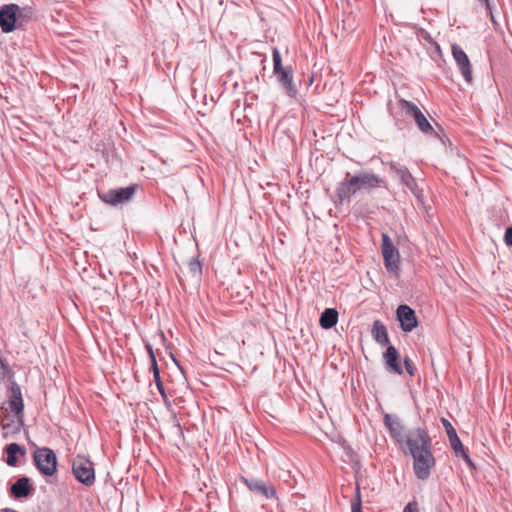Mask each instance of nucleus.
Segmentation results:
<instances>
[{"instance_id": "obj_26", "label": "nucleus", "mask_w": 512, "mask_h": 512, "mask_svg": "<svg viewBox=\"0 0 512 512\" xmlns=\"http://www.w3.org/2000/svg\"><path fill=\"white\" fill-rule=\"evenodd\" d=\"M188 269H189V273L193 277H195V278H200L201 277V275H202V264L200 263V261L197 258H192L188 262Z\"/></svg>"}, {"instance_id": "obj_11", "label": "nucleus", "mask_w": 512, "mask_h": 512, "mask_svg": "<svg viewBox=\"0 0 512 512\" xmlns=\"http://www.w3.org/2000/svg\"><path fill=\"white\" fill-rule=\"evenodd\" d=\"M403 105L408 108L407 116L414 119L417 127L422 133L428 136L439 137L438 133L434 130L426 116L417 105L413 102H405Z\"/></svg>"}, {"instance_id": "obj_17", "label": "nucleus", "mask_w": 512, "mask_h": 512, "mask_svg": "<svg viewBox=\"0 0 512 512\" xmlns=\"http://www.w3.org/2000/svg\"><path fill=\"white\" fill-rule=\"evenodd\" d=\"M360 192H370L373 189L379 188L381 186H384L386 184V181L379 177L378 175L374 174L373 172H360L356 174Z\"/></svg>"}, {"instance_id": "obj_16", "label": "nucleus", "mask_w": 512, "mask_h": 512, "mask_svg": "<svg viewBox=\"0 0 512 512\" xmlns=\"http://www.w3.org/2000/svg\"><path fill=\"white\" fill-rule=\"evenodd\" d=\"M405 102H408L407 100L400 99L395 104L389 103L388 104V111L390 115L393 117L395 126L399 130H404L408 127V121H407V110L408 108L402 104Z\"/></svg>"}, {"instance_id": "obj_20", "label": "nucleus", "mask_w": 512, "mask_h": 512, "mask_svg": "<svg viewBox=\"0 0 512 512\" xmlns=\"http://www.w3.org/2000/svg\"><path fill=\"white\" fill-rule=\"evenodd\" d=\"M371 334L373 339L380 345L385 346L389 344V336L385 325L376 320L373 323Z\"/></svg>"}, {"instance_id": "obj_5", "label": "nucleus", "mask_w": 512, "mask_h": 512, "mask_svg": "<svg viewBox=\"0 0 512 512\" xmlns=\"http://www.w3.org/2000/svg\"><path fill=\"white\" fill-rule=\"evenodd\" d=\"M33 461L39 472L47 477L57 472V457L54 451L48 447H37L33 453Z\"/></svg>"}, {"instance_id": "obj_19", "label": "nucleus", "mask_w": 512, "mask_h": 512, "mask_svg": "<svg viewBox=\"0 0 512 512\" xmlns=\"http://www.w3.org/2000/svg\"><path fill=\"white\" fill-rule=\"evenodd\" d=\"M34 492V487L28 477H21L10 487V494L16 498H27Z\"/></svg>"}, {"instance_id": "obj_3", "label": "nucleus", "mask_w": 512, "mask_h": 512, "mask_svg": "<svg viewBox=\"0 0 512 512\" xmlns=\"http://www.w3.org/2000/svg\"><path fill=\"white\" fill-rule=\"evenodd\" d=\"M7 404L9 411L16 418V431H20L24 426V401L21 387L14 379L9 381Z\"/></svg>"}, {"instance_id": "obj_10", "label": "nucleus", "mask_w": 512, "mask_h": 512, "mask_svg": "<svg viewBox=\"0 0 512 512\" xmlns=\"http://www.w3.org/2000/svg\"><path fill=\"white\" fill-rule=\"evenodd\" d=\"M390 170L394 172L397 177L400 179V182L407 187V189L417 198H419L422 194V190L418 187L416 179L410 173L408 168L405 165H401L395 161H390L387 163Z\"/></svg>"}, {"instance_id": "obj_31", "label": "nucleus", "mask_w": 512, "mask_h": 512, "mask_svg": "<svg viewBox=\"0 0 512 512\" xmlns=\"http://www.w3.org/2000/svg\"><path fill=\"white\" fill-rule=\"evenodd\" d=\"M503 240L508 247H512V225L506 228Z\"/></svg>"}, {"instance_id": "obj_24", "label": "nucleus", "mask_w": 512, "mask_h": 512, "mask_svg": "<svg viewBox=\"0 0 512 512\" xmlns=\"http://www.w3.org/2000/svg\"><path fill=\"white\" fill-rule=\"evenodd\" d=\"M145 348L147 350V353L149 355V358H150V372L153 373V375H157L160 373V370L158 368V364H157V360H156V356H155V353H154V350H153V347L150 343H146L145 344Z\"/></svg>"}, {"instance_id": "obj_2", "label": "nucleus", "mask_w": 512, "mask_h": 512, "mask_svg": "<svg viewBox=\"0 0 512 512\" xmlns=\"http://www.w3.org/2000/svg\"><path fill=\"white\" fill-rule=\"evenodd\" d=\"M273 58V74L276 77L278 84L281 86L284 93L290 98H296L298 89L294 82V72L292 66H284L282 64L281 54L278 48L274 47L272 50Z\"/></svg>"}, {"instance_id": "obj_30", "label": "nucleus", "mask_w": 512, "mask_h": 512, "mask_svg": "<svg viewBox=\"0 0 512 512\" xmlns=\"http://www.w3.org/2000/svg\"><path fill=\"white\" fill-rule=\"evenodd\" d=\"M404 366H405L406 372L411 377H413L415 375V373H416V368H415L413 362L411 361V359L409 357H405L404 358Z\"/></svg>"}, {"instance_id": "obj_12", "label": "nucleus", "mask_w": 512, "mask_h": 512, "mask_svg": "<svg viewBox=\"0 0 512 512\" xmlns=\"http://www.w3.org/2000/svg\"><path fill=\"white\" fill-rule=\"evenodd\" d=\"M18 5L4 4L0 7V28L4 33H11L18 29L17 15Z\"/></svg>"}, {"instance_id": "obj_25", "label": "nucleus", "mask_w": 512, "mask_h": 512, "mask_svg": "<svg viewBox=\"0 0 512 512\" xmlns=\"http://www.w3.org/2000/svg\"><path fill=\"white\" fill-rule=\"evenodd\" d=\"M417 35H418V37H419V38L423 39V40H424V41H426L427 43H429V44H431L432 46H434V47H435V51H436L439 55H441V48H440V45H439V44H438V43L433 39V37L431 36V34H430L427 30H425V29L421 28V29H419V31H418V33H417Z\"/></svg>"}, {"instance_id": "obj_37", "label": "nucleus", "mask_w": 512, "mask_h": 512, "mask_svg": "<svg viewBox=\"0 0 512 512\" xmlns=\"http://www.w3.org/2000/svg\"><path fill=\"white\" fill-rule=\"evenodd\" d=\"M314 82V75L311 74L309 77H308V80H307V87L311 86Z\"/></svg>"}, {"instance_id": "obj_22", "label": "nucleus", "mask_w": 512, "mask_h": 512, "mask_svg": "<svg viewBox=\"0 0 512 512\" xmlns=\"http://www.w3.org/2000/svg\"><path fill=\"white\" fill-rule=\"evenodd\" d=\"M5 452L7 455V465L15 467L18 465V455H24L26 453V450L17 443H11L5 447Z\"/></svg>"}, {"instance_id": "obj_28", "label": "nucleus", "mask_w": 512, "mask_h": 512, "mask_svg": "<svg viewBox=\"0 0 512 512\" xmlns=\"http://www.w3.org/2000/svg\"><path fill=\"white\" fill-rule=\"evenodd\" d=\"M351 512H362L361 507V493L359 486L356 487V497L351 502Z\"/></svg>"}, {"instance_id": "obj_36", "label": "nucleus", "mask_w": 512, "mask_h": 512, "mask_svg": "<svg viewBox=\"0 0 512 512\" xmlns=\"http://www.w3.org/2000/svg\"><path fill=\"white\" fill-rule=\"evenodd\" d=\"M344 451H345V454L347 456H349L350 458H352L353 454H354V451L353 449L349 446V445H346L344 446Z\"/></svg>"}, {"instance_id": "obj_38", "label": "nucleus", "mask_w": 512, "mask_h": 512, "mask_svg": "<svg viewBox=\"0 0 512 512\" xmlns=\"http://www.w3.org/2000/svg\"><path fill=\"white\" fill-rule=\"evenodd\" d=\"M3 512H18V511L14 510V509L6 508L3 510Z\"/></svg>"}, {"instance_id": "obj_8", "label": "nucleus", "mask_w": 512, "mask_h": 512, "mask_svg": "<svg viewBox=\"0 0 512 512\" xmlns=\"http://www.w3.org/2000/svg\"><path fill=\"white\" fill-rule=\"evenodd\" d=\"M360 192L357 176L346 172L345 177L336 187V206L342 205L345 201H350L351 198Z\"/></svg>"}, {"instance_id": "obj_34", "label": "nucleus", "mask_w": 512, "mask_h": 512, "mask_svg": "<svg viewBox=\"0 0 512 512\" xmlns=\"http://www.w3.org/2000/svg\"><path fill=\"white\" fill-rule=\"evenodd\" d=\"M459 456H461L463 458V460L466 462L467 465H469L472 468H475V465H474L472 459L470 458L467 450L460 453Z\"/></svg>"}, {"instance_id": "obj_27", "label": "nucleus", "mask_w": 512, "mask_h": 512, "mask_svg": "<svg viewBox=\"0 0 512 512\" xmlns=\"http://www.w3.org/2000/svg\"><path fill=\"white\" fill-rule=\"evenodd\" d=\"M448 439H449L451 448L454 450L456 456H459L460 453H462L463 451L466 450L464 448L461 440L459 439L458 435H452V437H450Z\"/></svg>"}, {"instance_id": "obj_15", "label": "nucleus", "mask_w": 512, "mask_h": 512, "mask_svg": "<svg viewBox=\"0 0 512 512\" xmlns=\"http://www.w3.org/2000/svg\"><path fill=\"white\" fill-rule=\"evenodd\" d=\"M397 320L404 332H411L418 326V320L415 311L408 305H399L396 310Z\"/></svg>"}, {"instance_id": "obj_23", "label": "nucleus", "mask_w": 512, "mask_h": 512, "mask_svg": "<svg viewBox=\"0 0 512 512\" xmlns=\"http://www.w3.org/2000/svg\"><path fill=\"white\" fill-rule=\"evenodd\" d=\"M16 15L18 26L19 28H22L33 19L34 9L31 6L20 7L18 5V11H16Z\"/></svg>"}, {"instance_id": "obj_35", "label": "nucleus", "mask_w": 512, "mask_h": 512, "mask_svg": "<svg viewBox=\"0 0 512 512\" xmlns=\"http://www.w3.org/2000/svg\"><path fill=\"white\" fill-rule=\"evenodd\" d=\"M478 1L485 5V8H486L488 14L490 15L491 21L494 22V16L492 14V8H491V5H490V0H478Z\"/></svg>"}, {"instance_id": "obj_32", "label": "nucleus", "mask_w": 512, "mask_h": 512, "mask_svg": "<svg viewBox=\"0 0 512 512\" xmlns=\"http://www.w3.org/2000/svg\"><path fill=\"white\" fill-rule=\"evenodd\" d=\"M417 511H418V503H417V501H415V500H414V501L409 502V503L405 506V508H404V510H403V512H417Z\"/></svg>"}, {"instance_id": "obj_33", "label": "nucleus", "mask_w": 512, "mask_h": 512, "mask_svg": "<svg viewBox=\"0 0 512 512\" xmlns=\"http://www.w3.org/2000/svg\"><path fill=\"white\" fill-rule=\"evenodd\" d=\"M154 377V381L156 383V386L159 390V392L161 393V395L165 396V391H164V387H163V383L161 381V377H160V373L157 375H153Z\"/></svg>"}, {"instance_id": "obj_9", "label": "nucleus", "mask_w": 512, "mask_h": 512, "mask_svg": "<svg viewBox=\"0 0 512 512\" xmlns=\"http://www.w3.org/2000/svg\"><path fill=\"white\" fill-rule=\"evenodd\" d=\"M240 481L255 495H259L264 499L278 500L276 488L273 484L255 477H241Z\"/></svg>"}, {"instance_id": "obj_21", "label": "nucleus", "mask_w": 512, "mask_h": 512, "mask_svg": "<svg viewBox=\"0 0 512 512\" xmlns=\"http://www.w3.org/2000/svg\"><path fill=\"white\" fill-rule=\"evenodd\" d=\"M338 311L334 308H326L320 315L319 324L323 329H331L338 322Z\"/></svg>"}, {"instance_id": "obj_4", "label": "nucleus", "mask_w": 512, "mask_h": 512, "mask_svg": "<svg viewBox=\"0 0 512 512\" xmlns=\"http://www.w3.org/2000/svg\"><path fill=\"white\" fill-rule=\"evenodd\" d=\"M137 184H131L127 187H120L109 190H97L98 197L102 202L110 206H118L128 203L136 193Z\"/></svg>"}, {"instance_id": "obj_6", "label": "nucleus", "mask_w": 512, "mask_h": 512, "mask_svg": "<svg viewBox=\"0 0 512 512\" xmlns=\"http://www.w3.org/2000/svg\"><path fill=\"white\" fill-rule=\"evenodd\" d=\"M381 251L386 270L395 276H399L400 254L391 238L386 233L382 234Z\"/></svg>"}, {"instance_id": "obj_1", "label": "nucleus", "mask_w": 512, "mask_h": 512, "mask_svg": "<svg viewBox=\"0 0 512 512\" xmlns=\"http://www.w3.org/2000/svg\"><path fill=\"white\" fill-rule=\"evenodd\" d=\"M406 445L413 458L414 474L419 480H427L436 460L432 453V439L426 427H418L407 433Z\"/></svg>"}, {"instance_id": "obj_7", "label": "nucleus", "mask_w": 512, "mask_h": 512, "mask_svg": "<svg viewBox=\"0 0 512 512\" xmlns=\"http://www.w3.org/2000/svg\"><path fill=\"white\" fill-rule=\"evenodd\" d=\"M72 473L76 480L90 487L95 482L93 463L85 456L77 455L72 462Z\"/></svg>"}, {"instance_id": "obj_18", "label": "nucleus", "mask_w": 512, "mask_h": 512, "mask_svg": "<svg viewBox=\"0 0 512 512\" xmlns=\"http://www.w3.org/2000/svg\"><path fill=\"white\" fill-rule=\"evenodd\" d=\"M386 369L389 372H393L398 375L403 374V368L400 363V354L393 345H388L386 351L383 354Z\"/></svg>"}, {"instance_id": "obj_29", "label": "nucleus", "mask_w": 512, "mask_h": 512, "mask_svg": "<svg viewBox=\"0 0 512 512\" xmlns=\"http://www.w3.org/2000/svg\"><path fill=\"white\" fill-rule=\"evenodd\" d=\"M441 422L446 430L448 438L452 437V435H457L455 428L452 426V424L447 419L442 418Z\"/></svg>"}, {"instance_id": "obj_14", "label": "nucleus", "mask_w": 512, "mask_h": 512, "mask_svg": "<svg viewBox=\"0 0 512 512\" xmlns=\"http://www.w3.org/2000/svg\"><path fill=\"white\" fill-rule=\"evenodd\" d=\"M451 52L465 81L471 83L473 79L472 68L467 54L458 44L455 43L451 46Z\"/></svg>"}, {"instance_id": "obj_13", "label": "nucleus", "mask_w": 512, "mask_h": 512, "mask_svg": "<svg viewBox=\"0 0 512 512\" xmlns=\"http://www.w3.org/2000/svg\"><path fill=\"white\" fill-rule=\"evenodd\" d=\"M383 423L388 429L390 437L398 444L406 443L407 434L405 426L397 415L385 414Z\"/></svg>"}]
</instances>
